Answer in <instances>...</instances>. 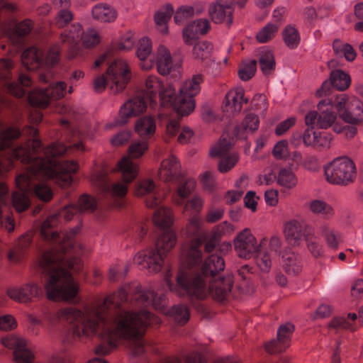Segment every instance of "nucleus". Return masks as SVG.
I'll return each instance as SVG.
<instances>
[{
    "label": "nucleus",
    "instance_id": "f257e3e1",
    "mask_svg": "<svg viewBox=\"0 0 363 363\" xmlns=\"http://www.w3.org/2000/svg\"><path fill=\"white\" fill-rule=\"evenodd\" d=\"M133 293L136 301L150 305L147 300H152L154 292L151 290L142 291L138 283L122 288L118 292L106 297L103 304H93L80 309L74 306L59 308L54 314L56 320L71 325L72 337L78 340H92L97 337L104 343L95 348V353L101 355L109 354L117 346L119 340L136 341L134 354L143 352L142 337L145 328L150 324L157 323V318L147 311L136 313L121 311L108 317L104 307L113 304L120 306L127 299V293Z\"/></svg>",
    "mask_w": 363,
    "mask_h": 363
},
{
    "label": "nucleus",
    "instance_id": "f03ea898",
    "mask_svg": "<svg viewBox=\"0 0 363 363\" xmlns=\"http://www.w3.org/2000/svg\"><path fill=\"white\" fill-rule=\"evenodd\" d=\"M77 212L76 206H67L59 213L48 216L41 225L40 233L43 239L57 242L61 251L59 252L57 249L46 251L39 262L42 273L46 277L44 285L46 296L51 301L69 303L77 301L79 284L74 280L65 267L74 270L79 268V260L76 258L71 259V255H79L83 252L84 245L74 239L81 230V225H77L69 233L63 235H60L56 230L61 219L69 221Z\"/></svg>",
    "mask_w": 363,
    "mask_h": 363
},
{
    "label": "nucleus",
    "instance_id": "7ed1b4c3",
    "mask_svg": "<svg viewBox=\"0 0 363 363\" xmlns=\"http://www.w3.org/2000/svg\"><path fill=\"white\" fill-rule=\"evenodd\" d=\"M29 142L21 145L11 151L8 158V164L3 165L0 162V172L9 171L12 166L13 160H19L23 164H29L27 172L16 178V186L18 190L12 196L13 205L18 212H22L27 209L30 205L28 196L35 194L43 201H48L52 198V191L50 188L44 183L35 184V180L48 179L42 173L39 172V162L32 154Z\"/></svg>",
    "mask_w": 363,
    "mask_h": 363
},
{
    "label": "nucleus",
    "instance_id": "20e7f679",
    "mask_svg": "<svg viewBox=\"0 0 363 363\" xmlns=\"http://www.w3.org/2000/svg\"><path fill=\"white\" fill-rule=\"evenodd\" d=\"M31 154L39 161V172L49 179H53L62 187H67L72 183V174L77 172L79 164L77 161L60 162L56 157L67 152V147L62 143H54L41 150V143L38 139L32 140Z\"/></svg>",
    "mask_w": 363,
    "mask_h": 363
},
{
    "label": "nucleus",
    "instance_id": "39448f33",
    "mask_svg": "<svg viewBox=\"0 0 363 363\" xmlns=\"http://www.w3.org/2000/svg\"><path fill=\"white\" fill-rule=\"evenodd\" d=\"M165 282L170 291L179 295L186 293L188 296L198 299H203L211 295L214 299L223 301L228 296L233 284V277L228 275L225 278H214L208 281V287L203 277L192 276L186 271H180L177 277V285L171 284L167 275Z\"/></svg>",
    "mask_w": 363,
    "mask_h": 363
},
{
    "label": "nucleus",
    "instance_id": "423d86ee",
    "mask_svg": "<svg viewBox=\"0 0 363 363\" xmlns=\"http://www.w3.org/2000/svg\"><path fill=\"white\" fill-rule=\"evenodd\" d=\"M176 242L177 235L174 231L164 232L156 242L157 252L153 250L140 252L134 257V262L147 269L150 272H158L163 264V255L174 247Z\"/></svg>",
    "mask_w": 363,
    "mask_h": 363
},
{
    "label": "nucleus",
    "instance_id": "0eeeda50",
    "mask_svg": "<svg viewBox=\"0 0 363 363\" xmlns=\"http://www.w3.org/2000/svg\"><path fill=\"white\" fill-rule=\"evenodd\" d=\"M203 81L202 74H195L182 83L178 96L175 91V99L171 106L179 115L186 116L194 111L196 106L194 96L200 92L201 84Z\"/></svg>",
    "mask_w": 363,
    "mask_h": 363
},
{
    "label": "nucleus",
    "instance_id": "6e6552de",
    "mask_svg": "<svg viewBox=\"0 0 363 363\" xmlns=\"http://www.w3.org/2000/svg\"><path fill=\"white\" fill-rule=\"evenodd\" d=\"M326 180L333 184L346 186L357 177L354 162L347 156L337 157L324 167Z\"/></svg>",
    "mask_w": 363,
    "mask_h": 363
},
{
    "label": "nucleus",
    "instance_id": "1a4fd4ad",
    "mask_svg": "<svg viewBox=\"0 0 363 363\" xmlns=\"http://www.w3.org/2000/svg\"><path fill=\"white\" fill-rule=\"evenodd\" d=\"M142 91L150 101V106H157V96L162 106H171L175 99V88L169 82H164L155 75H149L144 81Z\"/></svg>",
    "mask_w": 363,
    "mask_h": 363
},
{
    "label": "nucleus",
    "instance_id": "9d476101",
    "mask_svg": "<svg viewBox=\"0 0 363 363\" xmlns=\"http://www.w3.org/2000/svg\"><path fill=\"white\" fill-rule=\"evenodd\" d=\"M318 111H308L304 118L306 125H315L318 129L333 128L334 132L340 133L343 129L337 121V113L333 111V101L320 100L317 104Z\"/></svg>",
    "mask_w": 363,
    "mask_h": 363
},
{
    "label": "nucleus",
    "instance_id": "9b49d317",
    "mask_svg": "<svg viewBox=\"0 0 363 363\" xmlns=\"http://www.w3.org/2000/svg\"><path fill=\"white\" fill-rule=\"evenodd\" d=\"M110 84V90L113 94L122 92L130 82L131 69L127 60L117 58L112 61L106 71Z\"/></svg>",
    "mask_w": 363,
    "mask_h": 363
},
{
    "label": "nucleus",
    "instance_id": "f8f14e48",
    "mask_svg": "<svg viewBox=\"0 0 363 363\" xmlns=\"http://www.w3.org/2000/svg\"><path fill=\"white\" fill-rule=\"evenodd\" d=\"M234 250L238 257L249 259L260 249V245L252 230L246 228L239 232L233 241Z\"/></svg>",
    "mask_w": 363,
    "mask_h": 363
},
{
    "label": "nucleus",
    "instance_id": "ddd939ff",
    "mask_svg": "<svg viewBox=\"0 0 363 363\" xmlns=\"http://www.w3.org/2000/svg\"><path fill=\"white\" fill-rule=\"evenodd\" d=\"M235 0H215L208 7L209 18L216 24L231 25L233 21Z\"/></svg>",
    "mask_w": 363,
    "mask_h": 363
},
{
    "label": "nucleus",
    "instance_id": "4468645a",
    "mask_svg": "<svg viewBox=\"0 0 363 363\" xmlns=\"http://www.w3.org/2000/svg\"><path fill=\"white\" fill-rule=\"evenodd\" d=\"M7 295L17 303L26 304L42 298L43 292L39 284L30 281L9 288L7 290Z\"/></svg>",
    "mask_w": 363,
    "mask_h": 363
},
{
    "label": "nucleus",
    "instance_id": "2eb2a0df",
    "mask_svg": "<svg viewBox=\"0 0 363 363\" xmlns=\"http://www.w3.org/2000/svg\"><path fill=\"white\" fill-rule=\"evenodd\" d=\"M82 34V27L79 24H74L60 35L61 42L69 45V49L67 51L68 59L72 60L83 56V50L79 45Z\"/></svg>",
    "mask_w": 363,
    "mask_h": 363
},
{
    "label": "nucleus",
    "instance_id": "dca6fc26",
    "mask_svg": "<svg viewBox=\"0 0 363 363\" xmlns=\"http://www.w3.org/2000/svg\"><path fill=\"white\" fill-rule=\"evenodd\" d=\"M147 105L141 96L133 97L126 101L120 108L116 123L123 125L131 118L143 114L147 111Z\"/></svg>",
    "mask_w": 363,
    "mask_h": 363
},
{
    "label": "nucleus",
    "instance_id": "f3484780",
    "mask_svg": "<svg viewBox=\"0 0 363 363\" xmlns=\"http://www.w3.org/2000/svg\"><path fill=\"white\" fill-rule=\"evenodd\" d=\"M162 296H156L155 293L152 300H147L148 303L152 305L155 308L160 310L164 314L169 315L180 325L185 324L190 317L189 311L187 307L184 306H175L170 310L167 309L164 304L162 303Z\"/></svg>",
    "mask_w": 363,
    "mask_h": 363
},
{
    "label": "nucleus",
    "instance_id": "a211bd4d",
    "mask_svg": "<svg viewBox=\"0 0 363 363\" xmlns=\"http://www.w3.org/2000/svg\"><path fill=\"white\" fill-rule=\"evenodd\" d=\"M211 29V23L206 18H199L188 23L182 31L183 40L191 45L199 35L206 34Z\"/></svg>",
    "mask_w": 363,
    "mask_h": 363
},
{
    "label": "nucleus",
    "instance_id": "6ab92c4d",
    "mask_svg": "<svg viewBox=\"0 0 363 363\" xmlns=\"http://www.w3.org/2000/svg\"><path fill=\"white\" fill-rule=\"evenodd\" d=\"M244 89L241 87H236L227 92L223 101L224 111L230 115L240 113L242 108L243 104L248 101L245 97Z\"/></svg>",
    "mask_w": 363,
    "mask_h": 363
},
{
    "label": "nucleus",
    "instance_id": "aec40b11",
    "mask_svg": "<svg viewBox=\"0 0 363 363\" xmlns=\"http://www.w3.org/2000/svg\"><path fill=\"white\" fill-rule=\"evenodd\" d=\"M281 240L278 237H272L270 239L269 248L259 252L256 257V264L258 268L263 272H269L272 266L273 256L275 255L281 247Z\"/></svg>",
    "mask_w": 363,
    "mask_h": 363
},
{
    "label": "nucleus",
    "instance_id": "412c9836",
    "mask_svg": "<svg viewBox=\"0 0 363 363\" xmlns=\"http://www.w3.org/2000/svg\"><path fill=\"white\" fill-rule=\"evenodd\" d=\"M154 65H156L157 72L162 75L169 74L174 69V61L168 48L160 45L152 55Z\"/></svg>",
    "mask_w": 363,
    "mask_h": 363
},
{
    "label": "nucleus",
    "instance_id": "4be33fe9",
    "mask_svg": "<svg viewBox=\"0 0 363 363\" xmlns=\"http://www.w3.org/2000/svg\"><path fill=\"white\" fill-rule=\"evenodd\" d=\"M152 52V40L147 37H143L139 40L135 55L140 60V67L143 70H150L154 67L152 57H150Z\"/></svg>",
    "mask_w": 363,
    "mask_h": 363
},
{
    "label": "nucleus",
    "instance_id": "5701e85b",
    "mask_svg": "<svg viewBox=\"0 0 363 363\" xmlns=\"http://www.w3.org/2000/svg\"><path fill=\"white\" fill-rule=\"evenodd\" d=\"M201 242L198 240L184 245L182 250L181 260L186 267H194L201 262Z\"/></svg>",
    "mask_w": 363,
    "mask_h": 363
},
{
    "label": "nucleus",
    "instance_id": "b1692460",
    "mask_svg": "<svg viewBox=\"0 0 363 363\" xmlns=\"http://www.w3.org/2000/svg\"><path fill=\"white\" fill-rule=\"evenodd\" d=\"M340 118L350 124H362L363 103L356 99H351L347 109H345L343 113H341Z\"/></svg>",
    "mask_w": 363,
    "mask_h": 363
},
{
    "label": "nucleus",
    "instance_id": "393cba45",
    "mask_svg": "<svg viewBox=\"0 0 363 363\" xmlns=\"http://www.w3.org/2000/svg\"><path fill=\"white\" fill-rule=\"evenodd\" d=\"M180 164L177 159L171 155L162 160L158 172L160 179L167 182L176 178L179 172Z\"/></svg>",
    "mask_w": 363,
    "mask_h": 363
},
{
    "label": "nucleus",
    "instance_id": "a878e982",
    "mask_svg": "<svg viewBox=\"0 0 363 363\" xmlns=\"http://www.w3.org/2000/svg\"><path fill=\"white\" fill-rule=\"evenodd\" d=\"M282 264L285 272L292 276L302 272L303 264L301 257L291 250H285L281 255Z\"/></svg>",
    "mask_w": 363,
    "mask_h": 363
},
{
    "label": "nucleus",
    "instance_id": "bb28decb",
    "mask_svg": "<svg viewBox=\"0 0 363 363\" xmlns=\"http://www.w3.org/2000/svg\"><path fill=\"white\" fill-rule=\"evenodd\" d=\"M156 120L152 116H145L136 120L134 125L135 132L143 140L151 138L156 131Z\"/></svg>",
    "mask_w": 363,
    "mask_h": 363
},
{
    "label": "nucleus",
    "instance_id": "cd10ccee",
    "mask_svg": "<svg viewBox=\"0 0 363 363\" xmlns=\"http://www.w3.org/2000/svg\"><path fill=\"white\" fill-rule=\"evenodd\" d=\"M294 330V327L291 323H286L279 327L277 332V338L279 343H282L281 347H271L270 345L276 343L274 340H272L265 344L264 347L269 353L281 352L289 346L290 337Z\"/></svg>",
    "mask_w": 363,
    "mask_h": 363
},
{
    "label": "nucleus",
    "instance_id": "c85d7f7f",
    "mask_svg": "<svg viewBox=\"0 0 363 363\" xmlns=\"http://www.w3.org/2000/svg\"><path fill=\"white\" fill-rule=\"evenodd\" d=\"M116 170L121 173L125 182L130 183L137 177L139 167L129 157L124 156L117 162Z\"/></svg>",
    "mask_w": 363,
    "mask_h": 363
},
{
    "label": "nucleus",
    "instance_id": "c756f323",
    "mask_svg": "<svg viewBox=\"0 0 363 363\" xmlns=\"http://www.w3.org/2000/svg\"><path fill=\"white\" fill-rule=\"evenodd\" d=\"M23 65L30 70H34L42 66V51L35 46H31L21 55Z\"/></svg>",
    "mask_w": 363,
    "mask_h": 363
},
{
    "label": "nucleus",
    "instance_id": "7c9ffc66",
    "mask_svg": "<svg viewBox=\"0 0 363 363\" xmlns=\"http://www.w3.org/2000/svg\"><path fill=\"white\" fill-rule=\"evenodd\" d=\"M303 225L297 220H291L284 225L283 233L286 240L294 245H298L302 240Z\"/></svg>",
    "mask_w": 363,
    "mask_h": 363
},
{
    "label": "nucleus",
    "instance_id": "2f4dec72",
    "mask_svg": "<svg viewBox=\"0 0 363 363\" xmlns=\"http://www.w3.org/2000/svg\"><path fill=\"white\" fill-rule=\"evenodd\" d=\"M174 13V8L172 4H166L157 11L154 16L157 30L162 35L169 33L168 21Z\"/></svg>",
    "mask_w": 363,
    "mask_h": 363
},
{
    "label": "nucleus",
    "instance_id": "473e14b6",
    "mask_svg": "<svg viewBox=\"0 0 363 363\" xmlns=\"http://www.w3.org/2000/svg\"><path fill=\"white\" fill-rule=\"evenodd\" d=\"M154 223L161 228H169L174 223V212L170 207H158L152 217Z\"/></svg>",
    "mask_w": 363,
    "mask_h": 363
},
{
    "label": "nucleus",
    "instance_id": "72a5a7b5",
    "mask_svg": "<svg viewBox=\"0 0 363 363\" xmlns=\"http://www.w3.org/2000/svg\"><path fill=\"white\" fill-rule=\"evenodd\" d=\"M91 13L94 19L104 23L113 22L117 18L116 9L110 5L102 3L95 5Z\"/></svg>",
    "mask_w": 363,
    "mask_h": 363
},
{
    "label": "nucleus",
    "instance_id": "f704fd0d",
    "mask_svg": "<svg viewBox=\"0 0 363 363\" xmlns=\"http://www.w3.org/2000/svg\"><path fill=\"white\" fill-rule=\"evenodd\" d=\"M196 182L193 178H187L177 187V191L172 196V201L177 206L184 203V200L189 197L195 190Z\"/></svg>",
    "mask_w": 363,
    "mask_h": 363
},
{
    "label": "nucleus",
    "instance_id": "c9c22d12",
    "mask_svg": "<svg viewBox=\"0 0 363 363\" xmlns=\"http://www.w3.org/2000/svg\"><path fill=\"white\" fill-rule=\"evenodd\" d=\"M234 145L233 139L228 135H223L219 140L214 144L210 150L212 157H222L230 155L231 148Z\"/></svg>",
    "mask_w": 363,
    "mask_h": 363
},
{
    "label": "nucleus",
    "instance_id": "e433bc0d",
    "mask_svg": "<svg viewBox=\"0 0 363 363\" xmlns=\"http://www.w3.org/2000/svg\"><path fill=\"white\" fill-rule=\"evenodd\" d=\"M259 125L258 116L253 113H249L245 116L242 123L237 128V134L240 138H245L247 134L256 131Z\"/></svg>",
    "mask_w": 363,
    "mask_h": 363
},
{
    "label": "nucleus",
    "instance_id": "4c0bfd02",
    "mask_svg": "<svg viewBox=\"0 0 363 363\" xmlns=\"http://www.w3.org/2000/svg\"><path fill=\"white\" fill-rule=\"evenodd\" d=\"M277 183L282 188L291 189L296 187L298 179L291 168L284 167L277 174Z\"/></svg>",
    "mask_w": 363,
    "mask_h": 363
},
{
    "label": "nucleus",
    "instance_id": "58836bf2",
    "mask_svg": "<svg viewBox=\"0 0 363 363\" xmlns=\"http://www.w3.org/2000/svg\"><path fill=\"white\" fill-rule=\"evenodd\" d=\"M309 211L318 216H322L325 218H330L334 215L333 208L325 201L320 199H314L308 203Z\"/></svg>",
    "mask_w": 363,
    "mask_h": 363
},
{
    "label": "nucleus",
    "instance_id": "ea45409f",
    "mask_svg": "<svg viewBox=\"0 0 363 363\" xmlns=\"http://www.w3.org/2000/svg\"><path fill=\"white\" fill-rule=\"evenodd\" d=\"M284 43L289 49L296 48L301 42V35L298 29L293 25H287L282 30Z\"/></svg>",
    "mask_w": 363,
    "mask_h": 363
},
{
    "label": "nucleus",
    "instance_id": "a19ab883",
    "mask_svg": "<svg viewBox=\"0 0 363 363\" xmlns=\"http://www.w3.org/2000/svg\"><path fill=\"white\" fill-rule=\"evenodd\" d=\"M333 48L336 55L344 57L349 62L354 61L357 57V52L353 47L339 39L333 41Z\"/></svg>",
    "mask_w": 363,
    "mask_h": 363
},
{
    "label": "nucleus",
    "instance_id": "79ce46f5",
    "mask_svg": "<svg viewBox=\"0 0 363 363\" xmlns=\"http://www.w3.org/2000/svg\"><path fill=\"white\" fill-rule=\"evenodd\" d=\"M213 50V46L210 42L202 40L194 45L192 55L194 59L203 62L210 59Z\"/></svg>",
    "mask_w": 363,
    "mask_h": 363
},
{
    "label": "nucleus",
    "instance_id": "37998d69",
    "mask_svg": "<svg viewBox=\"0 0 363 363\" xmlns=\"http://www.w3.org/2000/svg\"><path fill=\"white\" fill-rule=\"evenodd\" d=\"M224 267L225 262L223 259L218 255H212L205 260L202 270L203 274L206 275H213L223 270Z\"/></svg>",
    "mask_w": 363,
    "mask_h": 363
},
{
    "label": "nucleus",
    "instance_id": "c03bdc74",
    "mask_svg": "<svg viewBox=\"0 0 363 363\" xmlns=\"http://www.w3.org/2000/svg\"><path fill=\"white\" fill-rule=\"evenodd\" d=\"M330 80L332 86L340 91L347 89L351 83L350 75L340 69L331 72Z\"/></svg>",
    "mask_w": 363,
    "mask_h": 363
},
{
    "label": "nucleus",
    "instance_id": "a18cd8bd",
    "mask_svg": "<svg viewBox=\"0 0 363 363\" xmlns=\"http://www.w3.org/2000/svg\"><path fill=\"white\" fill-rule=\"evenodd\" d=\"M60 52L61 48L57 44L50 46L45 54L42 52V66L53 67L57 65L60 59Z\"/></svg>",
    "mask_w": 363,
    "mask_h": 363
},
{
    "label": "nucleus",
    "instance_id": "49530a36",
    "mask_svg": "<svg viewBox=\"0 0 363 363\" xmlns=\"http://www.w3.org/2000/svg\"><path fill=\"white\" fill-rule=\"evenodd\" d=\"M319 233L324 238L327 245L337 249L340 243L339 235L328 224L324 223L319 227Z\"/></svg>",
    "mask_w": 363,
    "mask_h": 363
},
{
    "label": "nucleus",
    "instance_id": "de8ad7c7",
    "mask_svg": "<svg viewBox=\"0 0 363 363\" xmlns=\"http://www.w3.org/2000/svg\"><path fill=\"white\" fill-rule=\"evenodd\" d=\"M7 186L4 183L0 182V222L9 232H11L14 229L13 219L11 216H8L4 220H1L2 208L7 202Z\"/></svg>",
    "mask_w": 363,
    "mask_h": 363
},
{
    "label": "nucleus",
    "instance_id": "09e8293b",
    "mask_svg": "<svg viewBox=\"0 0 363 363\" xmlns=\"http://www.w3.org/2000/svg\"><path fill=\"white\" fill-rule=\"evenodd\" d=\"M21 136L18 128L10 127L0 132V151L9 148Z\"/></svg>",
    "mask_w": 363,
    "mask_h": 363
},
{
    "label": "nucleus",
    "instance_id": "8fccbe9b",
    "mask_svg": "<svg viewBox=\"0 0 363 363\" xmlns=\"http://www.w3.org/2000/svg\"><path fill=\"white\" fill-rule=\"evenodd\" d=\"M156 190L155 182L149 178L139 180L135 186L134 194L137 197H146Z\"/></svg>",
    "mask_w": 363,
    "mask_h": 363
},
{
    "label": "nucleus",
    "instance_id": "3c124183",
    "mask_svg": "<svg viewBox=\"0 0 363 363\" xmlns=\"http://www.w3.org/2000/svg\"><path fill=\"white\" fill-rule=\"evenodd\" d=\"M279 29V24L268 23L257 33L256 39L260 43H267L275 38Z\"/></svg>",
    "mask_w": 363,
    "mask_h": 363
},
{
    "label": "nucleus",
    "instance_id": "603ef678",
    "mask_svg": "<svg viewBox=\"0 0 363 363\" xmlns=\"http://www.w3.org/2000/svg\"><path fill=\"white\" fill-rule=\"evenodd\" d=\"M259 61L261 69L266 75L269 74L275 68L274 56L268 49L262 50Z\"/></svg>",
    "mask_w": 363,
    "mask_h": 363
},
{
    "label": "nucleus",
    "instance_id": "864d4df0",
    "mask_svg": "<svg viewBox=\"0 0 363 363\" xmlns=\"http://www.w3.org/2000/svg\"><path fill=\"white\" fill-rule=\"evenodd\" d=\"M101 39V38L98 30L89 28L85 31L83 30L81 42L83 48L92 49L100 43Z\"/></svg>",
    "mask_w": 363,
    "mask_h": 363
},
{
    "label": "nucleus",
    "instance_id": "5fc2aeb1",
    "mask_svg": "<svg viewBox=\"0 0 363 363\" xmlns=\"http://www.w3.org/2000/svg\"><path fill=\"white\" fill-rule=\"evenodd\" d=\"M35 356L28 347L26 340L23 347L13 350V360L16 363H33Z\"/></svg>",
    "mask_w": 363,
    "mask_h": 363
},
{
    "label": "nucleus",
    "instance_id": "6e6d98bb",
    "mask_svg": "<svg viewBox=\"0 0 363 363\" xmlns=\"http://www.w3.org/2000/svg\"><path fill=\"white\" fill-rule=\"evenodd\" d=\"M28 100L32 106L45 108L50 101L46 89H36L28 95Z\"/></svg>",
    "mask_w": 363,
    "mask_h": 363
},
{
    "label": "nucleus",
    "instance_id": "4d7b16f0",
    "mask_svg": "<svg viewBox=\"0 0 363 363\" xmlns=\"http://www.w3.org/2000/svg\"><path fill=\"white\" fill-rule=\"evenodd\" d=\"M149 143L147 140H141L133 141L128 150V155L130 159H138L142 157L148 150Z\"/></svg>",
    "mask_w": 363,
    "mask_h": 363
},
{
    "label": "nucleus",
    "instance_id": "13d9d810",
    "mask_svg": "<svg viewBox=\"0 0 363 363\" xmlns=\"http://www.w3.org/2000/svg\"><path fill=\"white\" fill-rule=\"evenodd\" d=\"M220 158L218 169L221 173H226L231 170L240 160L239 155L236 152H232L230 155Z\"/></svg>",
    "mask_w": 363,
    "mask_h": 363
},
{
    "label": "nucleus",
    "instance_id": "bf43d9fd",
    "mask_svg": "<svg viewBox=\"0 0 363 363\" xmlns=\"http://www.w3.org/2000/svg\"><path fill=\"white\" fill-rule=\"evenodd\" d=\"M30 84L31 80L30 77L27 74H21L18 77V83L10 84L8 89L11 94L20 98L25 94L23 86H29Z\"/></svg>",
    "mask_w": 363,
    "mask_h": 363
},
{
    "label": "nucleus",
    "instance_id": "052dcab7",
    "mask_svg": "<svg viewBox=\"0 0 363 363\" xmlns=\"http://www.w3.org/2000/svg\"><path fill=\"white\" fill-rule=\"evenodd\" d=\"M268 106V100L263 94H255L251 101V109L261 116H265Z\"/></svg>",
    "mask_w": 363,
    "mask_h": 363
},
{
    "label": "nucleus",
    "instance_id": "680f3d73",
    "mask_svg": "<svg viewBox=\"0 0 363 363\" xmlns=\"http://www.w3.org/2000/svg\"><path fill=\"white\" fill-rule=\"evenodd\" d=\"M194 16V10L190 5H182L177 9L174 13V21L182 25Z\"/></svg>",
    "mask_w": 363,
    "mask_h": 363
},
{
    "label": "nucleus",
    "instance_id": "e2e57ef3",
    "mask_svg": "<svg viewBox=\"0 0 363 363\" xmlns=\"http://www.w3.org/2000/svg\"><path fill=\"white\" fill-rule=\"evenodd\" d=\"M256 70V60H249L244 62L241 65L238 71L239 77L243 81H247L255 75Z\"/></svg>",
    "mask_w": 363,
    "mask_h": 363
},
{
    "label": "nucleus",
    "instance_id": "0e129e2a",
    "mask_svg": "<svg viewBox=\"0 0 363 363\" xmlns=\"http://www.w3.org/2000/svg\"><path fill=\"white\" fill-rule=\"evenodd\" d=\"M357 317L356 313H348L347 319L343 317L335 318L330 322V325L333 328H341L353 330L354 328L352 323L357 319Z\"/></svg>",
    "mask_w": 363,
    "mask_h": 363
},
{
    "label": "nucleus",
    "instance_id": "69168bd1",
    "mask_svg": "<svg viewBox=\"0 0 363 363\" xmlns=\"http://www.w3.org/2000/svg\"><path fill=\"white\" fill-rule=\"evenodd\" d=\"M128 182L123 180L117 181L113 182L109 188L107 189V192L115 199H121L124 197L128 192Z\"/></svg>",
    "mask_w": 363,
    "mask_h": 363
},
{
    "label": "nucleus",
    "instance_id": "338daca9",
    "mask_svg": "<svg viewBox=\"0 0 363 363\" xmlns=\"http://www.w3.org/2000/svg\"><path fill=\"white\" fill-rule=\"evenodd\" d=\"M67 84L63 82H57L51 86L49 88L45 89L49 96L51 99H58L62 98L66 93Z\"/></svg>",
    "mask_w": 363,
    "mask_h": 363
},
{
    "label": "nucleus",
    "instance_id": "774afa93",
    "mask_svg": "<svg viewBox=\"0 0 363 363\" xmlns=\"http://www.w3.org/2000/svg\"><path fill=\"white\" fill-rule=\"evenodd\" d=\"M201 218L198 214H194L189 219L185 231L188 236L196 235L202 225Z\"/></svg>",
    "mask_w": 363,
    "mask_h": 363
}]
</instances>
